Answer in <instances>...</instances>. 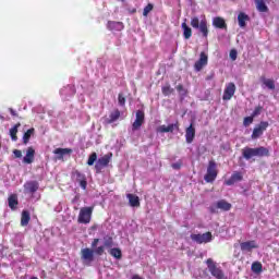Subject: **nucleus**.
I'll list each match as a JSON object with an SVG mask.
<instances>
[{"label": "nucleus", "mask_w": 279, "mask_h": 279, "mask_svg": "<svg viewBox=\"0 0 279 279\" xmlns=\"http://www.w3.org/2000/svg\"><path fill=\"white\" fill-rule=\"evenodd\" d=\"M216 208H219V210L228 211L230 210V208H232V204L228 203L225 199H221L216 203Z\"/></svg>", "instance_id": "24"}, {"label": "nucleus", "mask_w": 279, "mask_h": 279, "mask_svg": "<svg viewBox=\"0 0 279 279\" xmlns=\"http://www.w3.org/2000/svg\"><path fill=\"white\" fill-rule=\"evenodd\" d=\"M191 240L194 243H197L198 245H202L203 243H210V241H213V233L210 232H206V233H192L191 234Z\"/></svg>", "instance_id": "6"}, {"label": "nucleus", "mask_w": 279, "mask_h": 279, "mask_svg": "<svg viewBox=\"0 0 279 279\" xmlns=\"http://www.w3.org/2000/svg\"><path fill=\"white\" fill-rule=\"evenodd\" d=\"M32 134H34V129H29L26 133H24L23 135L24 145H27L29 143V138H32Z\"/></svg>", "instance_id": "36"}, {"label": "nucleus", "mask_w": 279, "mask_h": 279, "mask_svg": "<svg viewBox=\"0 0 279 279\" xmlns=\"http://www.w3.org/2000/svg\"><path fill=\"white\" fill-rule=\"evenodd\" d=\"M143 123H145V112H143V110H137L135 113V121L132 123V134L141 130Z\"/></svg>", "instance_id": "8"}, {"label": "nucleus", "mask_w": 279, "mask_h": 279, "mask_svg": "<svg viewBox=\"0 0 279 279\" xmlns=\"http://www.w3.org/2000/svg\"><path fill=\"white\" fill-rule=\"evenodd\" d=\"M38 189H40V184L37 181H27L24 184V193H27L28 195H34Z\"/></svg>", "instance_id": "13"}, {"label": "nucleus", "mask_w": 279, "mask_h": 279, "mask_svg": "<svg viewBox=\"0 0 279 279\" xmlns=\"http://www.w3.org/2000/svg\"><path fill=\"white\" fill-rule=\"evenodd\" d=\"M36 154V150L34 148L28 147L26 150V156L23 158L24 165H32L34 162V156Z\"/></svg>", "instance_id": "18"}, {"label": "nucleus", "mask_w": 279, "mask_h": 279, "mask_svg": "<svg viewBox=\"0 0 279 279\" xmlns=\"http://www.w3.org/2000/svg\"><path fill=\"white\" fill-rule=\"evenodd\" d=\"M13 154H14L15 158H22L23 157V153L19 149L13 150Z\"/></svg>", "instance_id": "45"}, {"label": "nucleus", "mask_w": 279, "mask_h": 279, "mask_svg": "<svg viewBox=\"0 0 279 279\" xmlns=\"http://www.w3.org/2000/svg\"><path fill=\"white\" fill-rule=\"evenodd\" d=\"M262 82L269 90H274V88H276V83H274V80L271 78H263Z\"/></svg>", "instance_id": "30"}, {"label": "nucleus", "mask_w": 279, "mask_h": 279, "mask_svg": "<svg viewBox=\"0 0 279 279\" xmlns=\"http://www.w3.org/2000/svg\"><path fill=\"white\" fill-rule=\"evenodd\" d=\"M109 254L111 256H113V258H117L118 260H120V258L123 256L122 253H121V248H117V247L111 248L109 251Z\"/></svg>", "instance_id": "33"}, {"label": "nucleus", "mask_w": 279, "mask_h": 279, "mask_svg": "<svg viewBox=\"0 0 279 279\" xmlns=\"http://www.w3.org/2000/svg\"><path fill=\"white\" fill-rule=\"evenodd\" d=\"M252 271L254 274H260V271H263V264H260L259 262H254L252 264Z\"/></svg>", "instance_id": "35"}, {"label": "nucleus", "mask_w": 279, "mask_h": 279, "mask_svg": "<svg viewBox=\"0 0 279 279\" xmlns=\"http://www.w3.org/2000/svg\"><path fill=\"white\" fill-rule=\"evenodd\" d=\"M262 111H263V107L255 108L252 113V118L254 119V117H258V114H260Z\"/></svg>", "instance_id": "44"}, {"label": "nucleus", "mask_w": 279, "mask_h": 279, "mask_svg": "<svg viewBox=\"0 0 279 279\" xmlns=\"http://www.w3.org/2000/svg\"><path fill=\"white\" fill-rule=\"evenodd\" d=\"M207 269L209 274L216 279H228V276H226V272H223V269L219 264L215 263L213 258H208L206 260Z\"/></svg>", "instance_id": "2"}, {"label": "nucleus", "mask_w": 279, "mask_h": 279, "mask_svg": "<svg viewBox=\"0 0 279 279\" xmlns=\"http://www.w3.org/2000/svg\"><path fill=\"white\" fill-rule=\"evenodd\" d=\"M240 250L244 253H250L252 250H258V242H256V240L242 242L240 243Z\"/></svg>", "instance_id": "12"}, {"label": "nucleus", "mask_w": 279, "mask_h": 279, "mask_svg": "<svg viewBox=\"0 0 279 279\" xmlns=\"http://www.w3.org/2000/svg\"><path fill=\"white\" fill-rule=\"evenodd\" d=\"M213 25L218 29H226V21L222 17H214Z\"/></svg>", "instance_id": "26"}, {"label": "nucleus", "mask_w": 279, "mask_h": 279, "mask_svg": "<svg viewBox=\"0 0 279 279\" xmlns=\"http://www.w3.org/2000/svg\"><path fill=\"white\" fill-rule=\"evenodd\" d=\"M126 197L129 199L130 206H132L133 208H138V206H141V199L137 195L128 194Z\"/></svg>", "instance_id": "19"}, {"label": "nucleus", "mask_w": 279, "mask_h": 279, "mask_svg": "<svg viewBox=\"0 0 279 279\" xmlns=\"http://www.w3.org/2000/svg\"><path fill=\"white\" fill-rule=\"evenodd\" d=\"M94 207H83L78 214V223H90Z\"/></svg>", "instance_id": "5"}, {"label": "nucleus", "mask_w": 279, "mask_h": 279, "mask_svg": "<svg viewBox=\"0 0 279 279\" xmlns=\"http://www.w3.org/2000/svg\"><path fill=\"white\" fill-rule=\"evenodd\" d=\"M151 10H154V4L149 3L144 8L143 11V16H147L149 14V12H151Z\"/></svg>", "instance_id": "40"}, {"label": "nucleus", "mask_w": 279, "mask_h": 279, "mask_svg": "<svg viewBox=\"0 0 279 279\" xmlns=\"http://www.w3.org/2000/svg\"><path fill=\"white\" fill-rule=\"evenodd\" d=\"M257 10L259 12H267V4L263 0H256Z\"/></svg>", "instance_id": "37"}, {"label": "nucleus", "mask_w": 279, "mask_h": 279, "mask_svg": "<svg viewBox=\"0 0 279 279\" xmlns=\"http://www.w3.org/2000/svg\"><path fill=\"white\" fill-rule=\"evenodd\" d=\"M247 21H250V16L243 12H241L239 15H238V23H239V26L240 27H245Z\"/></svg>", "instance_id": "28"}, {"label": "nucleus", "mask_w": 279, "mask_h": 279, "mask_svg": "<svg viewBox=\"0 0 279 279\" xmlns=\"http://www.w3.org/2000/svg\"><path fill=\"white\" fill-rule=\"evenodd\" d=\"M54 156H57V160H62L64 156H69L73 154V149L71 148H57L53 150Z\"/></svg>", "instance_id": "15"}, {"label": "nucleus", "mask_w": 279, "mask_h": 279, "mask_svg": "<svg viewBox=\"0 0 279 279\" xmlns=\"http://www.w3.org/2000/svg\"><path fill=\"white\" fill-rule=\"evenodd\" d=\"M193 138H195V128L191 124L185 131V141L186 143H193Z\"/></svg>", "instance_id": "20"}, {"label": "nucleus", "mask_w": 279, "mask_h": 279, "mask_svg": "<svg viewBox=\"0 0 279 279\" xmlns=\"http://www.w3.org/2000/svg\"><path fill=\"white\" fill-rule=\"evenodd\" d=\"M234 93H236V85L234 83L227 84L222 95L223 101H230L234 97Z\"/></svg>", "instance_id": "10"}, {"label": "nucleus", "mask_w": 279, "mask_h": 279, "mask_svg": "<svg viewBox=\"0 0 279 279\" xmlns=\"http://www.w3.org/2000/svg\"><path fill=\"white\" fill-rule=\"evenodd\" d=\"M269 128V122L262 121L258 125H256L251 135L252 141H256L260 138V136L265 133V131Z\"/></svg>", "instance_id": "9"}, {"label": "nucleus", "mask_w": 279, "mask_h": 279, "mask_svg": "<svg viewBox=\"0 0 279 279\" xmlns=\"http://www.w3.org/2000/svg\"><path fill=\"white\" fill-rule=\"evenodd\" d=\"M76 175L78 178L81 189H83V191H86V186H87L86 178H84V175H82V173L80 172H77Z\"/></svg>", "instance_id": "34"}, {"label": "nucleus", "mask_w": 279, "mask_h": 279, "mask_svg": "<svg viewBox=\"0 0 279 279\" xmlns=\"http://www.w3.org/2000/svg\"><path fill=\"white\" fill-rule=\"evenodd\" d=\"M254 123V118L252 116L244 118L243 125L247 128Z\"/></svg>", "instance_id": "41"}, {"label": "nucleus", "mask_w": 279, "mask_h": 279, "mask_svg": "<svg viewBox=\"0 0 279 279\" xmlns=\"http://www.w3.org/2000/svg\"><path fill=\"white\" fill-rule=\"evenodd\" d=\"M162 93H163V95H171L173 93V89L171 88L170 85H165L162 87Z\"/></svg>", "instance_id": "42"}, {"label": "nucleus", "mask_w": 279, "mask_h": 279, "mask_svg": "<svg viewBox=\"0 0 279 279\" xmlns=\"http://www.w3.org/2000/svg\"><path fill=\"white\" fill-rule=\"evenodd\" d=\"M118 102H119V106H125V97L123 96V94H119Z\"/></svg>", "instance_id": "43"}, {"label": "nucleus", "mask_w": 279, "mask_h": 279, "mask_svg": "<svg viewBox=\"0 0 279 279\" xmlns=\"http://www.w3.org/2000/svg\"><path fill=\"white\" fill-rule=\"evenodd\" d=\"M173 130H178V124L160 125L157 129V132H159V134H165L167 132H173Z\"/></svg>", "instance_id": "22"}, {"label": "nucleus", "mask_w": 279, "mask_h": 279, "mask_svg": "<svg viewBox=\"0 0 279 279\" xmlns=\"http://www.w3.org/2000/svg\"><path fill=\"white\" fill-rule=\"evenodd\" d=\"M60 95L64 99H68V97H73V95H75V87L73 85H68L60 90Z\"/></svg>", "instance_id": "16"}, {"label": "nucleus", "mask_w": 279, "mask_h": 279, "mask_svg": "<svg viewBox=\"0 0 279 279\" xmlns=\"http://www.w3.org/2000/svg\"><path fill=\"white\" fill-rule=\"evenodd\" d=\"M9 111L12 114V117H16V112L14 111V109L10 108Z\"/></svg>", "instance_id": "48"}, {"label": "nucleus", "mask_w": 279, "mask_h": 279, "mask_svg": "<svg viewBox=\"0 0 279 279\" xmlns=\"http://www.w3.org/2000/svg\"><path fill=\"white\" fill-rule=\"evenodd\" d=\"M123 23L121 22H109L108 23V29H111V32H121L123 29Z\"/></svg>", "instance_id": "25"}, {"label": "nucleus", "mask_w": 279, "mask_h": 279, "mask_svg": "<svg viewBox=\"0 0 279 279\" xmlns=\"http://www.w3.org/2000/svg\"><path fill=\"white\" fill-rule=\"evenodd\" d=\"M241 180H243V174L241 172H233L231 178L225 181V184L227 186H232V184H234L235 182H241Z\"/></svg>", "instance_id": "17"}, {"label": "nucleus", "mask_w": 279, "mask_h": 279, "mask_svg": "<svg viewBox=\"0 0 279 279\" xmlns=\"http://www.w3.org/2000/svg\"><path fill=\"white\" fill-rule=\"evenodd\" d=\"M181 27L183 29V36H184L185 40H189V38H191V36H193V31L191 29V27H189V25H186V22H183L181 24Z\"/></svg>", "instance_id": "27"}, {"label": "nucleus", "mask_w": 279, "mask_h": 279, "mask_svg": "<svg viewBox=\"0 0 279 279\" xmlns=\"http://www.w3.org/2000/svg\"><path fill=\"white\" fill-rule=\"evenodd\" d=\"M205 182H215L217 180V163L215 161H209L207 167V173L204 177Z\"/></svg>", "instance_id": "7"}, {"label": "nucleus", "mask_w": 279, "mask_h": 279, "mask_svg": "<svg viewBox=\"0 0 279 279\" xmlns=\"http://www.w3.org/2000/svg\"><path fill=\"white\" fill-rule=\"evenodd\" d=\"M8 202L9 208H11V210H16V207L19 206V196H16V194H11Z\"/></svg>", "instance_id": "23"}, {"label": "nucleus", "mask_w": 279, "mask_h": 279, "mask_svg": "<svg viewBox=\"0 0 279 279\" xmlns=\"http://www.w3.org/2000/svg\"><path fill=\"white\" fill-rule=\"evenodd\" d=\"M97 160V153H93L90 156H89V158H88V160H87V165L89 166V167H93V165H95V161Z\"/></svg>", "instance_id": "39"}, {"label": "nucleus", "mask_w": 279, "mask_h": 279, "mask_svg": "<svg viewBox=\"0 0 279 279\" xmlns=\"http://www.w3.org/2000/svg\"><path fill=\"white\" fill-rule=\"evenodd\" d=\"M19 128H21V123H17L10 129V136H11V140L14 142L19 141V137L16 136V134H19Z\"/></svg>", "instance_id": "29"}, {"label": "nucleus", "mask_w": 279, "mask_h": 279, "mask_svg": "<svg viewBox=\"0 0 279 279\" xmlns=\"http://www.w3.org/2000/svg\"><path fill=\"white\" fill-rule=\"evenodd\" d=\"M110 162V156L106 155L104 157H101L100 159H98L97 166L98 167H108Z\"/></svg>", "instance_id": "31"}, {"label": "nucleus", "mask_w": 279, "mask_h": 279, "mask_svg": "<svg viewBox=\"0 0 279 279\" xmlns=\"http://www.w3.org/2000/svg\"><path fill=\"white\" fill-rule=\"evenodd\" d=\"M180 167H182V165L180 162L172 163L173 169H180Z\"/></svg>", "instance_id": "47"}, {"label": "nucleus", "mask_w": 279, "mask_h": 279, "mask_svg": "<svg viewBox=\"0 0 279 279\" xmlns=\"http://www.w3.org/2000/svg\"><path fill=\"white\" fill-rule=\"evenodd\" d=\"M229 56L232 60H236V50H231Z\"/></svg>", "instance_id": "46"}, {"label": "nucleus", "mask_w": 279, "mask_h": 279, "mask_svg": "<svg viewBox=\"0 0 279 279\" xmlns=\"http://www.w3.org/2000/svg\"><path fill=\"white\" fill-rule=\"evenodd\" d=\"M82 254V260H84L85 265H90L93 260H95V248H83L81 251Z\"/></svg>", "instance_id": "11"}, {"label": "nucleus", "mask_w": 279, "mask_h": 279, "mask_svg": "<svg viewBox=\"0 0 279 279\" xmlns=\"http://www.w3.org/2000/svg\"><path fill=\"white\" fill-rule=\"evenodd\" d=\"M177 90L181 97V99H184L186 97V89L182 85L177 86Z\"/></svg>", "instance_id": "38"}, {"label": "nucleus", "mask_w": 279, "mask_h": 279, "mask_svg": "<svg viewBox=\"0 0 279 279\" xmlns=\"http://www.w3.org/2000/svg\"><path fill=\"white\" fill-rule=\"evenodd\" d=\"M121 117V111L119 109H116L109 114V118H106L105 122L110 124L114 123V121H118V119Z\"/></svg>", "instance_id": "21"}, {"label": "nucleus", "mask_w": 279, "mask_h": 279, "mask_svg": "<svg viewBox=\"0 0 279 279\" xmlns=\"http://www.w3.org/2000/svg\"><path fill=\"white\" fill-rule=\"evenodd\" d=\"M99 245V239H94V241L92 242V247L95 252V254H97L98 256H102L104 252H106V247H112V239H108L104 242V245L97 246Z\"/></svg>", "instance_id": "4"}, {"label": "nucleus", "mask_w": 279, "mask_h": 279, "mask_svg": "<svg viewBox=\"0 0 279 279\" xmlns=\"http://www.w3.org/2000/svg\"><path fill=\"white\" fill-rule=\"evenodd\" d=\"M29 211L24 210L22 213V218H21V226H27L29 223Z\"/></svg>", "instance_id": "32"}, {"label": "nucleus", "mask_w": 279, "mask_h": 279, "mask_svg": "<svg viewBox=\"0 0 279 279\" xmlns=\"http://www.w3.org/2000/svg\"><path fill=\"white\" fill-rule=\"evenodd\" d=\"M206 64H208V54H206L205 52H201V57L199 60H197L194 64V69L195 71H202V69H204V66H206Z\"/></svg>", "instance_id": "14"}, {"label": "nucleus", "mask_w": 279, "mask_h": 279, "mask_svg": "<svg viewBox=\"0 0 279 279\" xmlns=\"http://www.w3.org/2000/svg\"><path fill=\"white\" fill-rule=\"evenodd\" d=\"M191 26L193 29H198L203 38H208V21L206 20V16L203 15L201 19L193 16L191 19Z\"/></svg>", "instance_id": "1"}, {"label": "nucleus", "mask_w": 279, "mask_h": 279, "mask_svg": "<svg viewBox=\"0 0 279 279\" xmlns=\"http://www.w3.org/2000/svg\"><path fill=\"white\" fill-rule=\"evenodd\" d=\"M243 157L245 158V160H250L252 158H254V156H269V149L260 146L257 148H250V147H245L242 151Z\"/></svg>", "instance_id": "3"}]
</instances>
